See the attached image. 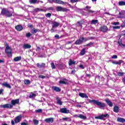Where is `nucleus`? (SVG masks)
I'll list each match as a JSON object with an SVG mask.
<instances>
[{
  "mask_svg": "<svg viewBox=\"0 0 125 125\" xmlns=\"http://www.w3.org/2000/svg\"><path fill=\"white\" fill-rule=\"evenodd\" d=\"M87 100L89 103H93L94 104L97 105L100 108H105L106 107V104L104 103L100 102L95 100L88 99Z\"/></svg>",
  "mask_w": 125,
  "mask_h": 125,
  "instance_id": "f257e3e1",
  "label": "nucleus"
},
{
  "mask_svg": "<svg viewBox=\"0 0 125 125\" xmlns=\"http://www.w3.org/2000/svg\"><path fill=\"white\" fill-rule=\"evenodd\" d=\"M12 11L8 10L6 8H3L1 12V15H5L7 17H11L13 13V9H11Z\"/></svg>",
  "mask_w": 125,
  "mask_h": 125,
  "instance_id": "f03ea898",
  "label": "nucleus"
},
{
  "mask_svg": "<svg viewBox=\"0 0 125 125\" xmlns=\"http://www.w3.org/2000/svg\"><path fill=\"white\" fill-rule=\"evenodd\" d=\"M108 118H110V115L108 114H102L99 116L95 117V119L97 120H103V121H105Z\"/></svg>",
  "mask_w": 125,
  "mask_h": 125,
  "instance_id": "7ed1b4c3",
  "label": "nucleus"
},
{
  "mask_svg": "<svg viewBox=\"0 0 125 125\" xmlns=\"http://www.w3.org/2000/svg\"><path fill=\"white\" fill-rule=\"evenodd\" d=\"M5 49V52L8 55V57H11L12 56V50L9 47V46L7 44Z\"/></svg>",
  "mask_w": 125,
  "mask_h": 125,
  "instance_id": "20e7f679",
  "label": "nucleus"
},
{
  "mask_svg": "<svg viewBox=\"0 0 125 125\" xmlns=\"http://www.w3.org/2000/svg\"><path fill=\"white\" fill-rule=\"evenodd\" d=\"M56 10L57 11H62L63 12H67V11H69V9L61 6L57 7Z\"/></svg>",
  "mask_w": 125,
  "mask_h": 125,
  "instance_id": "39448f33",
  "label": "nucleus"
},
{
  "mask_svg": "<svg viewBox=\"0 0 125 125\" xmlns=\"http://www.w3.org/2000/svg\"><path fill=\"white\" fill-rule=\"evenodd\" d=\"M0 108H3V109H12V105L8 104H1L0 105Z\"/></svg>",
  "mask_w": 125,
  "mask_h": 125,
  "instance_id": "423d86ee",
  "label": "nucleus"
},
{
  "mask_svg": "<svg viewBox=\"0 0 125 125\" xmlns=\"http://www.w3.org/2000/svg\"><path fill=\"white\" fill-rule=\"evenodd\" d=\"M16 104H19V99L13 100L11 101L10 105H12V108H13V106H15Z\"/></svg>",
  "mask_w": 125,
  "mask_h": 125,
  "instance_id": "0eeeda50",
  "label": "nucleus"
},
{
  "mask_svg": "<svg viewBox=\"0 0 125 125\" xmlns=\"http://www.w3.org/2000/svg\"><path fill=\"white\" fill-rule=\"evenodd\" d=\"M60 112L63 114H69V113H70V110L67 109L66 108H62L60 109Z\"/></svg>",
  "mask_w": 125,
  "mask_h": 125,
  "instance_id": "6e6552de",
  "label": "nucleus"
},
{
  "mask_svg": "<svg viewBox=\"0 0 125 125\" xmlns=\"http://www.w3.org/2000/svg\"><path fill=\"white\" fill-rule=\"evenodd\" d=\"M53 121H54V119L53 118H49L45 119L44 120V122L48 124H52L53 123Z\"/></svg>",
  "mask_w": 125,
  "mask_h": 125,
  "instance_id": "1a4fd4ad",
  "label": "nucleus"
},
{
  "mask_svg": "<svg viewBox=\"0 0 125 125\" xmlns=\"http://www.w3.org/2000/svg\"><path fill=\"white\" fill-rule=\"evenodd\" d=\"M22 119V116L19 115L16 117L15 119V123L18 124V123H20L21 122V119Z\"/></svg>",
  "mask_w": 125,
  "mask_h": 125,
  "instance_id": "9d476101",
  "label": "nucleus"
},
{
  "mask_svg": "<svg viewBox=\"0 0 125 125\" xmlns=\"http://www.w3.org/2000/svg\"><path fill=\"white\" fill-rule=\"evenodd\" d=\"M83 42V38L82 37H80L79 40H77L75 42V44L76 45H80L82 44Z\"/></svg>",
  "mask_w": 125,
  "mask_h": 125,
  "instance_id": "9b49d317",
  "label": "nucleus"
},
{
  "mask_svg": "<svg viewBox=\"0 0 125 125\" xmlns=\"http://www.w3.org/2000/svg\"><path fill=\"white\" fill-rule=\"evenodd\" d=\"M31 47H32L31 44L28 43H24L22 45V48H23V49H29V48H31Z\"/></svg>",
  "mask_w": 125,
  "mask_h": 125,
  "instance_id": "f8f14e48",
  "label": "nucleus"
},
{
  "mask_svg": "<svg viewBox=\"0 0 125 125\" xmlns=\"http://www.w3.org/2000/svg\"><path fill=\"white\" fill-rule=\"evenodd\" d=\"M52 89L54 91H56V92H60V91H61V89L60 87L55 86H52Z\"/></svg>",
  "mask_w": 125,
  "mask_h": 125,
  "instance_id": "ddd939ff",
  "label": "nucleus"
},
{
  "mask_svg": "<svg viewBox=\"0 0 125 125\" xmlns=\"http://www.w3.org/2000/svg\"><path fill=\"white\" fill-rule=\"evenodd\" d=\"M79 95L80 96V97H82V98H88V96H87V95H86L85 93H80Z\"/></svg>",
  "mask_w": 125,
  "mask_h": 125,
  "instance_id": "4468645a",
  "label": "nucleus"
},
{
  "mask_svg": "<svg viewBox=\"0 0 125 125\" xmlns=\"http://www.w3.org/2000/svg\"><path fill=\"white\" fill-rule=\"evenodd\" d=\"M125 11H121L119 12V18H125Z\"/></svg>",
  "mask_w": 125,
  "mask_h": 125,
  "instance_id": "2eb2a0df",
  "label": "nucleus"
},
{
  "mask_svg": "<svg viewBox=\"0 0 125 125\" xmlns=\"http://www.w3.org/2000/svg\"><path fill=\"white\" fill-rule=\"evenodd\" d=\"M100 29L102 32H105L108 31V27H107L106 26H103L100 28Z\"/></svg>",
  "mask_w": 125,
  "mask_h": 125,
  "instance_id": "dca6fc26",
  "label": "nucleus"
},
{
  "mask_svg": "<svg viewBox=\"0 0 125 125\" xmlns=\"http://www.w3.org/2000/svg\"><path fill=\"white\" fill-rule=\"evenodd\" d=\"M105 102L107 103V104L109 106V107H113V103L111 102L110 100L109 99H105Z\"/></svg>",
  "mask_w": 125,
  "mask_h": 125,
  "instance_id": "f3484780",
  "label": "nucleus"
},
{
  "mask_svg": "<svg viewBox=\"0 0 125 125\" xmlns=\"http://www.w3.org/2000/svg\"><path fill=\"white\" fill-rule=\"evenodd\" d=\"M55 3H58V4H64V3H66V2L61 0H55Z\"/></svg>",
  "mask_w": 125,
  "mask_h": 125,
  "instance_id": "a211bd4d",
  "label": "nucleus"
},
{
  "mask_svg": "<svg viewBox=\"0 0 125 125\" xmlns=\"http://www.w3.org/2000/svg\"><path fill=\"white\" fill-rule=\"evenodd\" d=\"M2 85H3V86H5V87H7L8 88H11V86L9 83H8L7 82H6L5 83H3L2 84Z\"/></svg>",
  "mask_w": 125,
  "mask_h": 125,
  "instance_id": "6ab92c4d",
  "label": "nucleus"
},
{
  "mask_svg": "<svg viewBox=\"0 0 125 125\" xmlns=\"http://www.w3.org/2000/svg\"><path fill=\"white\" fill-rule=\"evenodd\" d=\"M119 106H118V105H115L113 107V112H114V113H119Z\"/></svg>",
  "mask_w": 125,
  "mask_h": 125,
  "instance_id": "aec40b11",
  "label": "nucleus"
},
{
  "mask_svg": "<svg viewBox=\"0 0 125 125\" xmlns=\"http://www.w3.org/2000/svg\"><path fill=\"white\" fill-rule=\"evenodd\" d=\"M117 122L119 123H125V119L123 118L119 117L117 118Z\"/></svg>",
  "mask_w": 125,
  "mask_h": 125,
  "instance_id": "412c9836",
  "label": "nucleus"
},
{
  "mask_svg": "<svg viewBox=\"0 0 125 125\" xmlns=\"http://www.w3.org/2000/svg\"><path fill=\"white\" fill-rule=\"evenodd\" d=\"M56 66L58 69H63V68H65V65L63 64H56Z\"/></svg>",
  "mask_w": 125,
  "mask_h": 125,
  "instance_id": "4be33fe9",
  "label": "nucleus"
},
{
  "mask_svg": "<svg viewBox=\"0 0 125 125\" xmlns=\"http://www.w3.org/2000/svg\"><path fill=\"white\" fill-rule=\"evenodd\" d=\"M82 41L83 42H87V41H89V40H92V38L91 37H87V38H84V37H82Z\"/></svg>",
  "mask_w": 125,
  "mask_h": 125,
  "instance_id": "5701e85b",
  "label": "nucleus"
},
{
  "mask_svg": "<svg viewBox=\"0 0 125 125\" xmlns=\"http://www.w3.org/2000/svg\"><path fill=\"white\" fill-rule=\"evenodd\" d=\"M15 29L17 31H22L23 30V27L21 25H17L15 27Z\"/></svg>",
  "mask_w": 125,
  "mask_h": 125,
  "instance_id": "b1692460",
  "label": "nucleus"
},
{
  "mask_svg": "<svg viewBox=\"0 0 125 125\" xmlns=\"http://www.w3.org/2000/svg\"><path fill=\"white\" fill-rule=\"evenodd\" d=\"M85 52H86V51H85V48H83L80 52V55H81V56H83V55H84V54H85Z\"/></svg>",
  "mask_w": 125,
  "mask_h": 125,
  "instance_id": "393cba45",
  "label": "nucleus"
},
{
  "mask_svg": "<svg viewBox=\"0 0 125 125\" xmlns=\"http://www.w3.org/2000/svg\"><path fill=\"white\" fill-rule=\"evenodd\" d=\"M21 59H22V57H21V56H19V57H15L14 59V61H15V62H18V61H20V60H21Z\"/></svg>",
  "mask_w": 125,
  "mask_h": 125,
  "instance_id": "a878e982",
  "label": "nucleus"
},
{
  "mask_svg": "<svg viewBox=\"0 0 125 125\" xmlns=\"http://www.w3.org/2000/svg\"><path fill=\"white\" fill-rule=\"evenodd\" d=\"M59 25H60V23H59V22H54L53 23L52 28H56V27H58V26H59Z\"/></svg>",
  "mask_w": 125,
  "mask_h": 125,
  "instance_id": "bb28decb",
  "label": "nucleus"
},
{
  "mask_svg": "<svg viewBox=\"0 0 125 125\" xmlns=\"http://www.w3.org/2000/svg\"><path fill=\"white\" fill-rule=\"evenodd\" d=\"M68 64L69 66H72V65H75L76 64V62L72 60H70Z\"/></svg>",
  "mask_w": 125,
  "mask_h": 125,
  "instance_id": "cd10ccee",
  "label": "nucleus"
},
{
  "mask_svg": "<svg viewBox=\"0 0 125 125\" xmlns=\"http://www.w3.org/2000/svg\"><path fill=\"white\" fill-rule=\"evenodd\" d=\"M56 100H57V104H59V105H62V103L59 98L58 97L57 98Z\"/></svg>",
  "mask_w": 125,
  "mask_h": 125,
  "instance_id": "c85d7f7f",
  "label": "nucleus"
},
{
  "mask_svg": "<svg viewBox=\"0 0 125 125\" xmlns=\"http://www.w3.org/2000/svg\"><path fill=\"white\" fill-rule=\"evenodd\" d=\"M63 121H65V122H71V119L69 117H65V118H62Z\"/></svg>",
  "mask_w": 125,
  "mask_h": 125,
  "instance_id": "c756f323",
  "label": "nucleus"
},
{
  "mask_svg": "<svg viewBox=\"0 0 125 125\" xmlns=\"http://www.w3.org/2000/svg\"><path fill=\"white\" fill-rule=\"evenodd\" d=\"M83 23H84V21H83L77 22V23L79 24V26H80V27H81V29H82V28H83Z\"/></svg>",
  "mask_w": 125,
  "mask_h": 125,
  "instance_id": "7c9ffc66",
  "label": "nucleus"
},
{
  "mask_svg": "<svg viewBox=\"0 0 125 125\" xmlns=\"http://www.w3.org/2000/svg\"><path fill=\"white\" fill-rule=\"evenodd\" d=\"M29 2L31 4H35V3L38 2V0H30Z\"/></svg>",
  "mask_w": 125,
  "mask_h": 125,
  "instance_id": "2f4dec72",
  "label": "nucleus"
},
{
  "mask_svg": "<svg viewBox=\"0 0 125 125\" xmlns=\"http://www.w3.org/2000/svg\"><path fill=\"white\" fill-rule=\"evenodd\" d=\"M36 94L31 93H30V94L29 96V98H35V97H36Z\"/></svg>",
  "mask_w": 125,
  "mask_h": 125,
  "instance_id": "473e14b6",
  "label": "nucleus"
},
{
  "mask_svg": "<svg viewBox=\"0 0 125 125\" xmlns=\"http://www.w3.org/2000/svg\"><path fill=\"white\" fill-rule=\"evenodd\" d=\"M91 24H93L94 25H95V24H97L98 23V20H93L91 21Z\"/></svg>",
  "mask_w": 125,
  "mask_h": 125,
  "instance_id": "72a5a7b5",
  "label": "nucleus"
},
{
  "mask_svg": "<svg viewBox=\"0 0 125 125\" xmlns=\"http://www.w3.org/2000/svg\"><path fill=\"white\" fill-rule=\"evenodd\" d=\"M33 123H34L35 125H39V121L36 119H33Z\"/></svg>",
  "mask_w": 125,
  "mask_h": 125,
  "instance_id": "f704fd0d",
  "label": "nucleus"
},
{
  "mask_svg": "<svg viewBox=\"0 0 125 125\" xmlns=\"http://www.w3.org/2000/svg\"><path fill=\"white\" fill-rule=\"evenodd\" d=\"M24 83L25 84H30V83H31V82L29 80H24Z\"/></svg>",
  "mask_w": 125,
  "mask_h": 125,
  "instance_id": "c9c22d12",
  "label": "nucleus"
},
{
  "mask_svg": "<svg viewBox=\"0 0 125 125\" xmlns=\"http://www.w3.org/2000/svg\"><path fill=\"white\" fill-rule=\"evenodd\" d=\"M60 83L62 84H66V80H61L60 81Z\"/></svg>",
  "mask_w": 125,
  "mask_h": 125,
  "instance_id": "e433bc0d",
  "label": "nucleus"
},
{
  "mask_svg": "<svg viewBox=\"0 0 125 125\" xmlns=\"http://www.w3.org/2000/svg\"><path fill=\"white\" fill-rule=\"evenodd\" d=\"M93 45V43L92 42H90L89 43L85 45V46H89V47H91Z\"/></svg>",
  "mask_w": 125,
  "mask_h": 125,
  "instance_id": "4c0bfd02",
  "label": "nucleus"
},
{
  "mask_svg": "<svg viewBox=\"0 0 125 125\" xmlns=\"http://www.w3.org/2000/svg\"><path fill=\"white\" fill-rule=\"evenodd\" d=\"M79 118H80L81 119H83V120L86 119V117L82 114H80L79 116Z\"/></svg>",
  "mask_w": 125,
  "mask_h": 125,
  "instance_id": "58836bf2",
  "label": "nucleus"
},
{
  "mask_svg": "<svg viewBox=\"0 0 125 125\" xmlns=\"http://www.w3.org/2000/svg\"><path fill=\"white\" fill-rule=\"evenodd\" d=\"M45 16H46V17H47L48 18H50V17H51V13H48L47 14H46Z\"/></svg>",
  "mask_w": 125,
  "mask_h": 125,
  "instance_id": "ea45409f",
  "label": "nucleus"
},
{
  "mask_svg": "<svg viewBox=\"0 0 125 125\" xmlns=\"http://www.w3.org/2000/svg\"><path fill=\"white\" fill-rule=\"evenodd\" d=\"M51 67L52 69H55L56 68L55 67V64H54V62L51 63Z\"/></svg>",
  "mask_w": 125,
  "mask_h": 125,
  "instance_id": "a19ab883",
  "label": "nucleus"
},
{
  "mask_svg": "<svg viewBox=\"0 0 125 125\" xmlns=\"http://www.w3.org/2000/svg\"><path fill=\"white\" fill-rule=\"evenodd\" d=\"M125 74V73L124 72H118L117 73L118 76H119V77H122L123 76V75Z\"/></svg>",
  "mask_w": 125,
  "mask_h": 125,
  "instance_id": "79ce46f5",
  "label": "nucleus"
},
{
  "mask_svg": "<svg viewBox=\"0 0 125 125\" xmlns=\"http://www.w3.org/2000/svg\"><path fill=\"white\" fill-rule=\"evenodd\" d=\"M122 63H124L123 60H119L117 61V65H121Z\"/></svg>",
  "mask_w": 125,
  "mask_h": 125,
  "instance_id": "37998d69",
  "label": "nucleus"
},
{
  "mask_svg": "<svg viewBox=\"0 0 125 125\" xmlns=\"http://www.w3.org/2000/svg\"><path fill=\"white\" fill-rule=\"evenodd\" d=\"M31 36H32V34H31V33H26L25 35V36L26 37V38H30V37H31Z\"/></svg>",
  "mask_w": 125,
  "mask_h": 125,
  "instance_id": "c03bdc74",
  "label": "nucleus"
},
{
  "mask_svg": "<svg viewBox=\"0 0 125 125\" xmlns=\"http://www.w3.org/2000/svg\"><path fill=\"white\" fill-rule=\"evenodd\" d=\"M71 2L72 3H75V2H78L79 1V0H70Z\"/></svg>",
  "mask_w": 125,
  "mask_h": 125,
  "instance_id": "a18cd8bd",
  "label": "nucleus"
},
{
  "mask_svg": "<svg viewBox=\"0 0 125 125\" xmlns=\"http://www.w3.org/2000/svg\"><path fill=\"white\" fill-rule=\"evenodd\" d=\"M35 112H36V113H42V109H39L35 110Z\"/></svg>",
  "mask_w": 125,
  "mask_h": 125,
  "instance_id": "49530a36",
  "label": "nucleus"
},
{
  "mask_svg": "<svg viewBox=\"0 0 125 125\" xmlns=\"http://www.w3.org/2000/svg\"><path fill=\"white\" fill-rule=\"evenodd\" d=\"M120 24V22L119 21L114 22L112 23V25H114V26H117V25H119Z\"/></svg>",
  "mask_w": 125,
  "mask_h": 125,
  "instance_id": "de8ad7c7",
  "label": "nucleus"
},
{
  "mask_svg": "<svg viewBox=\"0 0 125 125\" xmlns=\"http://www.w3.org/2000/svg\"><path fill=\"white\" fill-rule=\"evenodd\" d=\"M117 58H118V56H117V55H114L111 57L112 59H117Z\"/></svg>",
  "mask_w": 125,
  "mask_h": 125,
  "instance_id": "09e8293b",
  "label": "nucleus"
},
{
  "mask_svg": "<svg viewBox=\"0 0 125 125\" xmlns=\"http://www.w3.org/2000/svg\"><path fill=\"white\" fill-rule=\"evenodd\" d=\"M113 29H121V27L119 26H113Z\"/></svg>",
  "mask_w": 125,
  "mask_h": 125,
  "instance_id": "8fccbe9b",
  "label": "nucleus"
},
{
  "mask_svg": "<svg viewBox=\"0 0 125 125\" xmlns=\"http://www.w3.org/2000/svg\"><path fill=\"white\" fill-rule=\"evenodd\" d=\"M118 43H119V45H120V46H125V44H123V43H122V42H119Z\"/></svg>",
  "mask_w": 125,
  "mask_h": 125,
  "instance_id": "3c124183",
  "label": "nucleus"
},
{
  "mask_svg": "<svg viewBox=\"0 0 125 125\" xmlns=\"http://www.w3.org/2000/svg\"><path fill=\"white\" fill-rule=\"evenodd\" d=\"M39 78L40 79H45V76L43 75H39Z\"/></svg>",
  "mask_w": 125,
  "mask_h": 125,
  "instance_id": "603ef678",
  "label": "nucleus"
},
{
  "mask_svg": "<svg viewBox=\"0 0 125 125\" xmlns=\"http://www.w3.org/2000/svg\"><path fill=\"white\" fill-rule=\"evenodd\" d=\"M21 125H29V123L22 122L21 124Z\"/></svg>",
  "mask_w": 125,
  "mask_h": 125,
  "instance_id": "864d4df0",
  "label": "nucleus"
},
{
  "mask_svg": "<svg viewBox=\"0 0 125 125\" xmlns=\"http://www.w3.org/2000/svg\"><path fill=\"white\" fill-rule=\"evenodd\" d=\"M41 68H44V67H45V63H42L41 64Z\"/></svg>",
  "mask_w": 125,
  "mask_h": 125,
  "instance_id": "5fc2aeb1",
  "label": "nucleus"
},
{
  "mask_svg": "<svg viewBox=\"0 0 125 125\" xmlns=\"http://www.w3.org/2000/svg\"><path fill=\"white\" fill-rule=\"evenodd\" d=\"M87 11L89 13H94V12H95V11H92L91 10H88Z\"/></svg>",
  "mask_w": 125,
  "mask_h": 125,
  "instance_id": "6e6d98bb",
  "label": "nucleus"
},
{
  "mask_svg": "<svg viewBox=\"0 0 125 125\" xmlns=\"http://www.w3.org/2000/svg\"><path fill=\"white\" fill-rule=\"evenodd\" d=\"M55 0H48V1L50 3H52V2H55Z\"/></svg>",
  "mask_w": 125,
  "mask_h": 125,
  "instance_id": "4d7b16f0",
  "label": "nucleus"
},
{
  "mask_svg": "<svg viewBox=\"0 0 125 125\" xmlns=\"http://www.w3.org/2000/svg\"><path fill=\"white\" fill-rule=\"evenodd\" d=\"M112 63L113 64H115V65H117V61H112Z\"/></svg>",
  "mask_w": 125,
  "mask_h": 125,
  "instance_id": "13d9d810",
  "label": "nucleus"
},
{
  "mask_svg": "<svg viewBox=\"0 0 125 125\" xmlns=\"http://www.w3.org/2000/svg\"><path fill=\"white\" fill-rule=\"evenodd\" d=\"M121 27H122V28H125V22H124L121 24Z\"/></svg>",
  "mask_w": 125,
  "mask_h": 125,
  "instance_id": "bf43d9fd",
  "label": "nucleus"
},
{
  "mask_svg": "<svg viewBox=\"0 0 125 125\" xmlns=\"http://www.w3.org/2000/svg\"><path fill=\"white\" fill-rule=\"evenodd\" d=\"M11 124L12 125H15V122H14V121L12 120L11 122Z\"/></svg>",
  "mask_w": 125,
  "mask_h": 125,
  "instance_id": "052dcab7",
  "label": "nucleus"
},
{
  "mask_svg": "<svg viewBox=\"0 0 125 125\" xmlns=\"http://www.w3.org/2000/svg\"><path fill=\"white\" fill-rule=\"evenodd\" d=\"M75 73H76V70H73L71 71V74H72L74 75V74H75Z\"/></svg>",
  "mask_w": 125,
  "mask_h": 125,
  "instance_id": "680f3d73",
  "label": "nucleus"
},
{
  "mask_svg": "<svg viewBox=\"0 0 125 125\" xmlns=\"http://www.w3.org/2000/svg\"><path fill=\"white\" fill-rule=\"evenodd\" d=\"M48 10H53V8L52 7H49Z\"/></svg>",
  "mask_w": 125,
  "mask_h": 125,
  "instance_id": "e2e57ef3",
  "label": "nucleus"
},
{
  "mask_svg": "<svg viewBox=\"0 0 125 125\" xmlns=\"http://www.w3.org/2000/svg\"><path fill=\"white\" fill-rule=\"evenodd\" d=\"M37 66L38 68H41V64L39 63L37 64Z\"/></svg>",
  "mask_w": 125,
  "mask_h": 125,
  "instance_id": "0e129e2a",
  "label": "nucleus"
},
{
  "mask_svg": "<svg viewBox=\"0 0 125 125\" xmlns=\"http://www.w3.org/2000/svg\"><path fill=\"white\" fill-rule=\"evenodd\" d=\"M37 51H39V50H41V47H37L36 49Z\"/></svg>",
  "mask_w": 125,
  "mask_h": 125,
  "instance_id": "69168bd1",
  "label": "nucleus"
},
{
  "mask_svg": "<svg viewBox=\"0 0 125 125\" xmlns=\"http://www.w3.org/2000/svg\"><path fill=\"white\" fill-rule=\"evenodd\" d=\"M55 38L56 39H59V35H56L55 36Z\"/></svg>",
  "mask_w": 125,
  "mask_h": 125,
  "instance_id": "338daca9",
  "label": "nucleus"
},
{
  "mask_svg": "<svg viewBox=\"0 0 125 125\" xmlns=\"http://www.w3.org/2000/svg\"><path fill=\"white\" fill-rule=\"evenodd\" d=\"M3 92V89H0V94H1Z\"/></svg>",
  "mask_w": 125,
  "mask_h": 125,
  "instance_id": "774afa93",
  "label": "nucleus"
}]
</instances>
